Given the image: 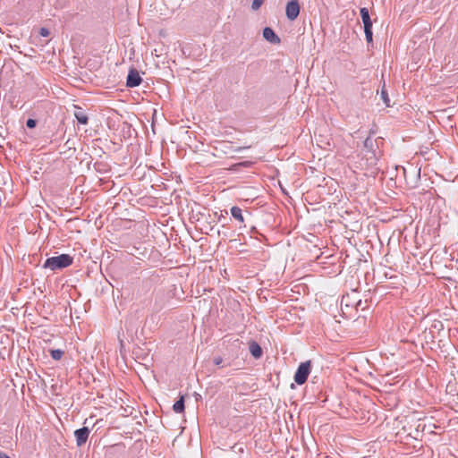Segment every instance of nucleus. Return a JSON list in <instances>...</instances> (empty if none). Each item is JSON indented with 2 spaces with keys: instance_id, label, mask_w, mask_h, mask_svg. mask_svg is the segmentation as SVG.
I'll return each mask as SVG.
<instances>
[{
  "instance_id": "12",
  "label": "nucleus",
  "mask_w": 458,
  "mask_h": 458,
  "mask_svg": "<svg viewBox=\"0 0 458 458\" xmlns=\"http://www.w3.org/2000/svg\"><path fill=\"white\" fill-rule=\"evenodd\" d=\"M173 410L176 413H182L184 411V398L181 396V398L176 401L173 406Z\"/></svg>"
},
{
  "instance_id": "15",
  "label": "nucleus",
  "mask_w": 458,
  "mask_h": 458,
  "mask_svg": "<svg viewBox=\"0 0 458 458\" xmlns=\"http://www.w3.org/2000/svg\"><path fill=\"white\" fill-rule=\"evenodd\" d=\"M265 0H252V4H251V9L253 11H258L260 6L263 4Z\"/></svg>"
},
{
  "instance_id": "9",
  "label": "nucleus",
  "mask_w": 458,
  "mask_h": 458,
  "mask_svg": "<svg viewBox=\"0 0 458 458\" xmlns=\"http://www.w3.org/2000/svg\"><path fill=\"white\" fill-rule=\"evenodd\" d=\"M74 116L81 124H87L89 122L88 115L84 113L81 107L75 106Z\"/></svg>"
},
{
  "instance_id": "18",
  "label": "nucleus",
  "mask_w": 458,
  "mask_h": 458,
  "mask_svg": "<svg viewBox=\"0 0 458 458\" xmlns=\"http://www.w3.org/2000/svg\"><path fill=\"white\" fill-rule=\"evenodd\" d=\"M36 125H37V121L35 119L30 118L26 122V126L28 128L32 129V128L36 127Z\"/></svg>"
},
{
  "instance_id": "2",
  "label": "nucleus",
  "mask_w": 458,
  "mask_h": 458,
  "mask_svg": "<svg viewBox=\"0 0 458 458\" xmlns=\"http://www.w3.org/2000/svg\"><path fill=\"white\" fill-rule=\"evenodd\" d=\"M72 258L69 254H61L47 259L43 264V267L50 269L51 271H56L69 267L72 265Z\"/></svg>"
},
{
  "instance_id": "7",
  "label": "nucleus",
  "mask_w": 458,
  "mask_h": 458,
  "mask_svg": "<svg viewBox=\"0 0 458 458\" xmlns=\"http://www.w3.org/2000/svg\"><path fill=\"white\" fill-rule=\"evenodd\" d=\"M263 38L272 43V44H279L280 43V38L275 33V31L269 28L266 27L263 30Z\"/></svg>"
},
{
  "instance_id": "13",
  "label": "nucleus",
  "mask_w": 458,
  "mask_h": 458,
  "mask_svg": "<svg viewBox=\"0 0 458 458\" xmlns=\"http://www.w3.org/2000/svg\"><path fill=\"white\" fill-rule=\"evenodd\" d=\"M64 351L60 350V349H54V350H50V355L52 357L53 360H59L62 359V357L64 356Z\"/></svg>"
},
{
  "instance_id": "17",
  "label": "nucleus",
  "mask_w": 458,
  "mask_h": 458,
  "mask_svg": "<svg viewBox=\"0 0 458 458\" xmlns=\"http://www.w3.org/2000/svg\"><path fill=\"white\" fill-rule=\"evenodd\" d=\"M38 34H39L41 37L46 38V37H48V36H49L50 32H49V30H48V29L42 27V28H40V29H39Z\"/></svg>"
},
{
  "instance_id": "14",
  "label": "nucleus",
  "mask_w": 458,
  "mask_h": 458,
  "mask_svg": "<svg viewBox=\"0 0 458 458\" xmlns=\"http://www.w3.org/2000/svg\"><path fill=\"white\" fill-rule=\"evenodd\" d=\"M380 97H381V99L383 100V102L386 104V106H390V99L388 98L387 91L385 89V85L381 89Z\"/></svg>"
},
{
  "instance_id": "3",
  "label": "nucleus",
  "mask_w": 458,
  "mask_h": 458,
  "mask_svg": "<svg viewBox=\"0 0 458 458\" xmlns=\"http://www.w3.org/2000/svg\"><path fill=\"white\" fill-rule=\"evenodd\" d=\"M310 369H311V361L310 360L301 362L299 365V367L294 374V381L296 382V384H298V385L304 384L308 379V377L310 373Z\"/></svg>"
},
{
  "instance_id": "4",
  "label": "nucleus",
  "mask_w": 458,
  "mask_h": 458,
  "mask_svg": "<svg viewBox=\"0 0 458 458\" xmlns=\"http://www.w3.org/2000/svg\"><path fill=\"white\" fill-rule=\"evenodd\" d=\"M286 17L290 21H294L300 13V4L298 0H291L287 3L285 8Z\"/></svg>"
},
{
  "instance_id": "6",
  "label": "nucleus",
  "mask_w": 458,
  "mask_h": 458,
  "mask_svg": "<svg viewBox=\"0 0 458 458\" xmlns=\"http://www.w3.org/2000/svg\"><path fill=\"white\" fill-rule=\"evenodd\" d=\"M141 81H142V79H141L139 72L136 71L135 69L130 70L128 76H127L126 86L129 88H134V87L139 86L141 83Z\"/></svg>"
},
{
  "instance_id": "1",
  "label": "nucleus",
  "mask_w": 458,
  "mask_h": 458,
  "mask_svg": "<svg viewBox=\"0 0 458 458\" xmlns=\"http://www.w3.org/2000/svg\"><path fill=\"white\" fill-rule=\"evenodd\" d=\"M361 155L362 157L356 167L364 171L366 175L376 174L378 170L377 165L380 157L377 140H372L370 137H368L364 140Z\"/></svg>"
},
{
  "instance_id": "20",
  "label": "nucleus",
  "mask_w": 458,
  "mask_h": 458,
  "mask_svg": "<svg viewBox=\"0 0 458 458\" xmlns=\"http://www.w3.org/2000/svg\"><path fill=\"white\" fill-rule=\"evenodd\" d=\"M0 458H11L7 454L0 452Z\"/></svg>"
},
{
  "instance_id": "10",
  "label": "nucleus",
  "mask_w": 458,
  "mask_h": 458,
  "mask_svg": "<svg viewBox=\"0 0 458 458\" xmlns=\"http://www.w3.org/2000/svg\"><path fill=\"white\" fill-rule=\"evenodd\" d=\"M250 352L251 353V355L256 358V359H259L261 357L262 355V349L261 347L259 346V344L256 342H251L250 344Z\"/></svg>"
},
{
  "instance_id": "16",
  "label": "nucleus",
  "mask_w": 458,
  "mask_h": 458,
  "mask_svg": "<svg viewBox=\"0 0 458 458\" xmlns=\"http://www.w3.org/2000/svg\"><path fill=\"white\" fill-rule=\"evenodd\" d=\"M365 38L368 43L372 42L373 40V33H372V28H369L368 30H364Z\"/></svg>"
},
{
  "instance_id": "8",
  "label": "nucleus",
  "mask_w": 458,
  "mask_h": 458,
  "mask_svg": "<svg viewBox=\"0 0 458 458\" xmlns=\"http://www.w3.org/2000/svg\"><path fill=\"white\" fill-rule=\"evenodd\" d=\"M360 17L363 22L364 30H368L369 28H372V21L369 16V10L366 7L360 8Z\"/></svg>"
},
{
  "instance_id": "11",
  "label": "nucleus",
  "mask_w": 458,
  "mask_h": 458,
  "mask_svg": "<svg viewBox=\"0 0 458 458\" xmlns=\"http://www.w3.org/2000/svg\"><path fill=\"white\" fill-rule=\"evenodd\" d=\"M231 215L233 218L238 220L241 224L244 223V217L242 216V210L239 207H232L231 208Z\"/></svg>"
},
{
  "instance_id": "5",
  "label": "nucleus",
  "mask_w": 458,
  "mask_h": 458,
  "mask_svg": "<svg viewBox=\"0 0 458 458\" xmlns=\"http://www.w3.org/2000/svg\"><path fill=\"white\" fill-rule=\"evenodd\" d=\"M89 432L90 431L88 427H83L74 431V437L78 446H82L87 442Z\"/></svg>"
},
{
  "instance_id": "19",
  "label": "nucleus",
  "mask_w": 458,
  "mask_h": 458,
  "mask_svg": "<svg viewBox=\"0 0 458 458\" xmlns=\"http://www.w3.org/2000/svg\"><path fill=\"white\" fill-rule=\"evenodd\" d=\"M213 362H214V364L219 366V365L222 364L223 359L221 357H219V356L218 357H215L214 360H213Z\"/></svg>"
}]
</instances>
